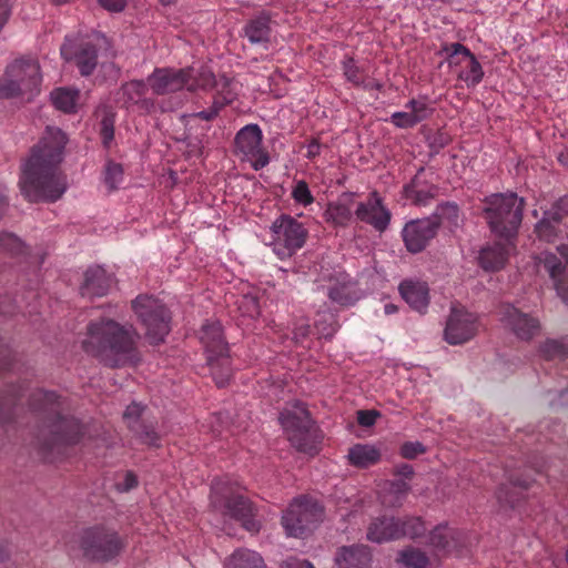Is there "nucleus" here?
Returning a JSON list of instances; mask_svg holds the SVG:
<instances>
[{"label": "nucleus", "mask_w": 568, "mask_h": 568, "mask_svg": "<svg viewBox=\"0 0 568 568\" xmlns=\"http://www.w3.org/2000/svg\"><path fill=\"white\" fill-rule=\"evenodd\" d=\"M349 463L359 468H366L376 464L379 458V452L369 445L356 444L348 449Z\"/></svg>", "instance_id": "obj_35"}, {"label": "nucleus", "mask_w": 568, "mask_h": 568, "mask_svg": "<svg viewBox=\"0 0 568 568\" xmlns=\"http://www.w3.org/2000/svg\"><path fill=\"white\" fill-rule=\"evenodd\" d=\"M79 547L84 558L92 561L108 562L122 552L125 542L113 528L95 525L81 531Z\"/></svg>", "instance_id": "obj_9"}, {"label": "nucleus", "mask_w": 568, "mask_h": 568, "mask_svg": "<svg viewBox=\"0 0 568 568\" xmlns=\"http://www.w3.org/2000/svg\"><path fill=\"white\" fill-rule=\"evenodd\" d=\"M505 477L507 483H503L498 487L496 496L500 505L515 508L534 479L525 473L517 474L510 466H506Z\"/></svg>", "instance_id": "obj_20"}, {"label": "nucleus", "mask_w": 568, "mask_h": 568, "mask_svg": "<svg viewBox=\"0 0 568 568\" xmlns=\"http://www.w3.org/2000/svg\"><path fill=\"white\" fill-rule=\"evenodd\" d=\"M459 209L455 203L446 202L437 207L436 215L432 219H436L439 223L440 220H447L452 224H456L458 220Z\"/></svg>", "instance_id": "obj_50"}, {"label": "nucleus", "mask_w": 568, "mask_h": 568, "mask_svg": "<svg viewBox=\"0 0 568 568\" xmlns=\"http://www.w3.org/2000/svg\"><path fill=\"white\" fill-rule=\"evenodd\" d=\"M439 222L436 219L413 220L405 224L402 236L408 252L416 254L426 248L436 236Z\"/></svg>", "instance_id": "obj_17"}, {"label": "nucleus", "mask_w": 568, "mask_h": 568, "mask_svg": "<svg viewBox=\"0 0 568 568\" xmlns=\"http://www.w3.org/2000/svg\"><path fill=\"white\" fill-rule=\"evenodd\" d=\"M98 2L110 12H121L126 7V0H98Z\"/></svg>", "instance_id": "obj_59"}, {"label": "nucleus", "mask_w": 568, "mask_h": 568, "mask_svg": "<svg viewBox=\"0 0 568 568\" xmlns=\"http://www.w3.org/2000/svg\"><path fill=\"white\" fill-rule=\"evenodd\" d=\"M54 106L65 113H71L75 110L79 92L67 88L55 89L51 93Z\"/></svg>", "instance_id": "obj_39"}, {"label": "nucleus", "mask_w": 568, "mask_h": 568, "mask_svg": "<svg viewBox=\"0 0 568 568\" xmlns=\"http://www.w3.org/2000/svg\"><path fill=\"white\" fill-rule=\"evenodd\" d=\"M278 419L290 443L298 452L311 456L320 452L323 435L311 419L304 404L295 402L290 407H285L281 412Z\"/></svg>", "instance_id": "obj_7"}, {"label": "nucleus", "mask_w": 568, "mask_h": 568, "mask_svg": "<svg viewBox=\"0 0 568 568\" xmlns=\"http://www.w3.org/2000/svg\"><path fill=\"white\" fill-rule=\"evenodd\" d=\"M460 532L447 524H439L428 536V545L436 554H448L455 549L459 542Z\"/></svg>", "instance_id": "obj_28"}, {"label": "nucleus", "mask_w": 568, "mask_h": 568, "mask_svg": "<svg viewBox=\"0 0 568 568\" xmlns=\"http://www.w3.org/2000/svg\"><path fill=\"white\" fill-rule=\"evenodd\" d=\"M379 413L377 410H358L357 412V423L363 427H371L376 423Z\"/></svg>", "instance_id": "obj_58"}, {"label": "nucleus", "mask_w": 568, "mask_h": 568, "mask_svg": "<svg viewBox=\"0 0 568 568\" xmlns=\"http://www.w3.org/2000/svg\"><path fill=\"white\" fill-rule=\"evenodd\" d=\"M524 205L516 193L491 194L484 200L483 216L495 235L509 240L521 224Z\"/></svg>", "instance_id": "obj_6"}, {"label": "nucleus", "mask_w": 568, "mask_h": 568, "mask_svg": "<svg viewBox=\"0 0 568 568\" xmlns=\"http://www.w3.org/2000/svg\"><path fill=\"white\" fill-rule=\"evenodd\" d=\"M372 552L365 545L341 547L335 555L336 568H371Z\"/></svg>", "instance_id": "obj_26"}, {"label": "nucleus", "mask_w": 568, "mask_h": 568, "mask_svg": "<svg viewBox=\"0 0 568 568\" xmlns=\"http://www.w3.org/2000/svg\"><path fill=\"white\" fill-rule=\"evenodd\" d=\"M448 67L454 70L457 80L467 89H475L484 79L485 72L475 54L464 44L454 42L442 47Z\"/></svg>", "instance_id": "obj_14"}, {"label": "nucleus", "mask_w": 568, "mask_h": 568, "mask_svg": "<svg viewBox=\"0 0 568 568\" xmlns=\"http://www.w3.org/2000/svg\"><path fill=\"white\" fill-rule=\"evenodd\" d=\"M224 568H265V564L258 552L239 548L225 559Z\"/></svg>", "instance_id": "obj_34"}, {"label": "nucleus", "mask_w": 568, "mask_h": 568, "mask_svg": "<svg viewBox=\"0 0 568 568\" xmlns=\"http://www.w3.org/2000/svg\"><path fill=\"white\" fill-rule=\"evenodd\" d=\"M403 537L400 519L394 516H379L372 520L367 528V539L382 544Z\"/></svg>", "instance_id": "obj_24"}, {"label": "nucleus", "mask_w": 568, "mask_h": 568, "mask_svg": "<svg viewBox=\"0 0 568 568\" xmlns=\"http://www.w3.org/2000/svg\"><path fill=\"white\" fill-rule=\"evenodd\" d=\"M214 82L209 67L155 68L148 77V84L156 95H165L186 89L189 92L206 90Z\"/></svg>", "instance_id": "obj_5"}, {"label": "nucleus", "mask_w": 568, "mask_h": 568, "mask_svg": "<svg viewBox=\"0 0 568 568\" xmlns=\"http://www.w3.org/2000/svg\"><path fill=\"white\" fill-rule=\"evenodd\" d=\"M239 489V485L227 477L215 479L211 486V507L224 518L239 521L247 531L257 532L260 523L255 519L256 509Z\"/></svg>", "instance_id": "obj_4"}, {"label": "nucleus", "mask_w": 568, "mask_h": 568, "mask_svg": "<svg viewBox=\"0 0 568 568\" xmlns=\"http://www.w3.org/2000/svg\"><path fill=\"white\" fill-rule=\"evenodd\" d=\"M65 61H73L81 75H90L98 64V49L89 41H77L65 38L60 49Z\"/></svg>", "instance_id": "obj_18"}, {"label": "nucleus", "mask_w": 568, "mask_h": 568, "mask_svg": "<svg viewBox=\"0 0 568 568\" xmlns=\"http://www.w3.org/2000/svg\"><path fill=\"white\" fill-rule=\"evenodd\" d=\"M353 216L352 204L343 200L331 202L324 212V219L334 226H346Z\"/></svg>", "instance_id": "obj_36"}, {"label": "nucleus", "mask_w": 568, "mask_h": 568, "mask_svg": "<svg viewBox=\"0 0 568 568\" xmlns=\"http://www.w3.org/2000/svg\"><path fill=\"white\" fill-rule=\"evenodd\" d=\"M273 252L281 260L292 257L301 250L308 237V230L297 219L288 214L276 217L270 229Z\"/></svg>", "instance_id": "obj_12"}, {"label": "nucleus", "mask_w": 568, "mask_h": 568, "mask_svg": "<svg viewBox=\"0 0 568 568\" xmlns=\"http://www.w3.org/2000/svg\"><path fill=\"white\" fill-rule=\"evenodd\" d=\"M138 484H139V480H138L136 475L133 471L128 470V471H125L123 479L121 481H116L115 488L118 491L128 493V491L132 490L133 488H135L138 486Z\"/></svg>", "instance_id": "obj_55"}, {"label": "nucleus", "mask_w": 568, "mask_h": 568, "mask_svg": "<svg viewBox=\"0 0 568 568\" xmlns=\"http://www.w3.org/2000/svg\"><path fill=\"white\" fill-rule=\"evenodd\" d=\"M355 215L357 220L381 233L387 230L392 219L390 211L383 204V200L376 191L369 193L366 201L357 204Z\"/></svg>", "instance_id": "obj_19"}, {"label": "nucleus", "mask_w": 568, "mask_h": 568, "mask_svg": "<svg viewBox=\"0 0 568 568\" xmlns=\"http://www.w3.org/2000/svg\"><path fill=\"white\" fill-rule=\"evenodd\" d=\"M399 293L405 302L419 313H424L429 304V287L426 282L405 280L399 284Z\"/></svg>", "instance_id": "obj_27"}, {"label": "nucleus", "mask_w": 568, "mask_h": 568, "mask_svg": "<svg viewBox=\"0 0 568 568\" xmlns=\"http://www.w3.org/2000/svg\"><path fill=\"white\" fill-rule=\"evenodd\" d=\"M432 173L420 168L409 183L403 187L406 200L416 206H426L436 195L437 187L432 182Z\"/></svg>", "instance_id": "obj_22"}, {"label": "nucleus", "mask_w": 568, "mask_h": 568, "mask_svg": "<svg viewBox=\"0 0 568 568\" xmlns=\"http://www.w3.org/2000/svg\"><path fill=\"white\" fill-rule=\"evenodd\" d=\"M24 390L22 385H11L8 389L0 393V423L16 422V410L18 403L24 396Z\"/></svg>", "instance_id": "obj_32"}, {"label": "nucleus", "mask_w": 568, "mask_h": 568, "mask_svg": "<svg viewBox=\"0 0 568 568\" xmlns=\"http://www.w3.org/2000/svg\"><path fill=\"white\" fill-rule=\"evenodd\" d=\"M6 92L10 98L33 97L40 91L42 75L37 59L22 57L7 65L3 75Z\"/></svg>", "instance_id": "obj_11"}, {"label": "nucleus", "mask_w": 568, "mask_h": 568, "mask_svg": "<svg viewBox=\"0 0 568 568\" xmlns=\"http://www.w3.org/2000/svg\"><path fill=\"white\" fill-rule=\"evenodd\" d=\"M0 253L19 256L26 253V246L16 235L0 233Z\"/></svg>", "instance_id": "obj_42"}, {"label": "nucleus", "mask_w": 568, "mask_h": 568, "mask_svg": "<svg viewBox=\"0 0 568 568\" xmlns=\"http://www.w3.org/2000/svg\"><path fill=\"white\" fill-rule=\"evenodd\" d=\"M28 402L30 412L41 423L38 444L45 458L62 456L67 447L81 440L84 426L64 414V402L54 392L37 389Z\"/></svg>", "instance_id": "obj_2"}, {"label": "nucleus", "mask_w": 568, "mask_h": 568, "mask_svg": "<svg viewBox=\"0 0 568 568\" xmlns=\"http://www.w3.org/2000/svg\"><path fill=\"white\" fill-rule=\"evenodd\" d=\"M394 475L399 476V479H412L414 476V468L409 464H399L394 467Z\"/></svg>", "instance_id": "obj_60"}, {"label": "nucleus", "mask_w": 568, "mask_h": 568, "mask_svg": "<svg viewBox=\"0 0 568 568\" xmlns=\"http://www.w3.org/2000/svg\"><path fill=\"white\" fill-rule=\"evenodd\" d=\"M138 337L132 325L100 317L88 323L81 345L87 354L99 358L105 366L116 368L138 363Z\"/></svg>", "instance_id": "obj_3"}, {"label": "nucleus", "mask_w": 568, "mask_h": 568, "mask_svg": "<svg viewBox=\"0 0 568 568\" xmlns=\"http://www.w3.org/2000/svg\"><path fill=\"white\" fill-rule=\"evenodd\" d=\"M323 517V508L308 497L295 498L282 516V525L291 537L302 538L310 532Z\"/></svg>", "instance_id": "obj_13"}, {"label": "nucleus", "mask_w": 568, "mask_h": 568, "mask_svg": "<svg viewBox=\"0 0 568 568\" xmlns=\"http://www.w3.org/2000/svg\"><path fill=\"white\" fill-rule=\"evenodd\" d=\"M280 568H314V566L307 560L292 557L285 560Z\"/></svg>", "instance_id": "obj_61"}, {"label": "nucleus", "mask_w": 568, "mask_h": 568, "mask_svg": "<svg viewBox=\"0 0 568 568\" xmlns=\"http://www.w3.org/2000/svg\"><path fill=\"white\" fill-rule=\"evenodd\" d=\"M67 141L62 130L48 126L32 148L20 180L21 191L30 202H55L67 191L65 175L59 169Z\"/></svg>", "instance_id": "obj_1"}, {"label": "nucleus", "mask_w": 568, "mask_h": 568, "mask_svg": "<svg viewBox=\"0 0 568 568\" xmlns=\"http://www.w3.org/2000/svg\"><path fill=\"white\" fill-rule=\"evenodd\" d=\"M311 327L308 324H303L294 329V339L298 343L310 335Z\"/></svg>", "instance_id": "obj_64"}, {"label": "nucleus", "mask_w": 568, "mask_h": 568, "mask_svg": "<svg viewBox=\"0 0 568 568\" xmlns=\"http://www.w3.org/2000/svg\"><path fill=\"white\" fill-rule=\"evenodd\" d=\"M113 284V277L103 267H89L84 273V281L80 292L82 296H104Z\"/></svg>", "instance_id": "obj_25"}, {"label": "nucleus", "mask_w": 568, "mask_h": 568, "mask_svg": "<svg viewBox=\"0 0 568 568\" xmlns=\"http://www.w3.org/2000/svg\"><path fill=\"white\" fill-rule=\"evenodd\" d=\"M410 490L409 484L404 479H395L387 484V494L383 504L387 507H400Z\"/></svg>", "instance_id": "obj_37"}, {"label": "nucleus", "mask_w": 568, "mask_h": 568, "mask_svg": "<svg viewBox=\"0 0 568 568\" xmlns=\"http://www.w3.org/2000/svg\"><path fill=\"white\" fill-rule=\"evenodd\" d=\"M100 134H101L103 144L108 148L114 138V125H113V121L110 118L105 116L101 121Z\"/></svg>", "instance_id": "obj_57"}, {"label": "nucleus", "mask_w": 568, "mask_h": 568, "mask_svg": "<svg viewBox=\"0 0 568 568\" xmlns=\"http://www.w3.org/2000/svg\"><path fill=\"white\" fill-rule=\"evenodd\" d=\"M539 352L545 359H562L568 357V345L557 339H547L540 346Z\"/></svg>", "instance_id": "obj_43"}, {"label": "nucleus", "mask_w": 568, "mask_h": 568, "mask_svg": "<svg viewBox=\"0 0 568 568\" xmlns=\"http://www.w3.org/2000/svg\"><path fill=\"white\" fill-rule=\"evenodd\" d=\"M405 108L409 110L412 116L415 119L416 124L429 119L434 112V108L427 101V98L410 99Z\"/></svg>", "instance_id": "obj_41"}, {"label": "nucleus", "mask_w": 568, "mask_h": 568, "mask_svg": "<svg viewBox=\"0 0 568 568\" xmlns=\"http://www.w3.org/2000/svg\"><path fill=\"white\" fill-rule=\"evenodd\" d=\"M291 196L297 204L304 207L311 205L315 201L308 184L304 180L296 181L295 185L293 186Z\"/></svg>", "instance_id": "obj_47"}, {"label": "nucleus", "mask_w": 568, "mask_h": 568, "mask_svg": "<svg viewBox=\"0 0 568 568\" xmlns=\"http://www.w3.org/2000/svg\"><path fill=\"white\" fill-rule=\"evenodd\" d=\"M263 133L257 124L243 126L235 135V150L255 170H262L270 163L267 151L262 145Z\"/></svg>", "instance_id": "obj_15"}, {"label": "nucleus", "mask_w": 568, "mask_h": 568, "mask_svg": "<svg viewBox=\"0 0 568 568\" xmlns=\"http://www.w3.org/2000/svg\"><path fill=\"white\" fill-rule=\"evenodd\" d=\"M230 79L225 77H221L216 79L214 77V82L205 90L216 89V95L214 97L211 109H216V115H219L220 111L227 104L232 103L235 99L236 93L232 90H229L224 93V88L230 87Z\"/></svg>", "instance_id": "obj_38"}, {"label": "nucleus", "mask_w": 568, "mask_h": 568, "mask_svg": "<svg viewBox=\"0 0 568 568\" xmlns=\"http://www.w3.org/2000/svg\"><path fill=\"white\" fill-rule=\"evenodd\" d=\"M272 16L263 11L244 27L245 37L252 44L267 43L271 37Z\"/></svg>", "instance_id": "obj_31"}, {"label": "nucleus", "mask_w": 568, "mask_h": 568, "mask_svg": "<svg viewBox=\"0 0 568 568\" xmlns=\"http://www.w3.org/2000/svg\"><path fill=\"white\" fill-rule=\"evenodd\" d=\"M143 410L144 406L133 402L124 410L123 418L128 427L141 439L142 443L158 447L160 438L153 426L146 425L140 419Z\"/></svg>", "instance_id": "obj_23"}, {"label": "nucleus", "mask_w": 568, "mask_h": 568, "mask_svg": "<svg viewBox=\"0 0 568 568\" xmlns=\"http://www.w3.org/2000/svg\"><path fill=\"white\" fill-rule=\"evenodd\" d=\"M13 359L14 356L11 348L0 341V372L12 369Z\"/></svg>", "instance_id": "obj_56"}, {"label": "nucleus", "mask_w": 568, "mask_h": 568, "mask_svg": "<svg viewBox=\"0 0 568 568\" xmlns=\"http://www.w3.org/2000/svg\"><path fill=\"white\" fill-rule=\"evenodd\" d=\"M321 154V143L318 139H312L306 145L305 156L310 160H314Z\"/></svg>", "instance_id": "obj_62"}, {"label": "nucleus", "mask_w": 568, "mask_h": 568, "mask_svg": "<svg viewBox=\"0 0 568 568\" xmlns=\"http://www.w3.org/2000/svg\"><path fill=\"white\" fill-rule=\"evenodd\" d=\"M400 529L403 537L417 539L425 535L427 528L420 517H407L405 520H400Z\"/></svg>", "instance_id": "obj_45"}, {"label": "nucleus", "mask_w": 568, "mask_h": 568, "mask_svg": "<svg viewBox=\"0 0 568 568\" xmlns=\"http://www.w3.org/2000/svg\"><path fill=\"white\" fill-rule=\"evenodd\" d=\"M149 84L148 80H133L125 83L122 88L123 95L126 98L128 102L136 103L140 98H142L148 91Z\"/></svg>", "instance_id": "obj_46"}, {"label": "nucleus", "mask_w": 568, "mask_h": 568, "mask_svg": "<svg viewBox=\"0 0 568 568\" xmlns=\"http://www.w3.org/2000/svg\"><path fill=\"white\" fill-rule=\"evenodd\" d=\"M500 314L503 322L523 341L531 339L540 331V323L536 317L525 314L511 305H503Z\"/></svg>", "instance_id": "obj_21"}, {"label": "nucleus", "mask_w": 568, "mask_h": 568, "mask_svg": "<svg viewBox=\"0 0 568 568\" xmlns=\"http://www.w3.org/2000/svg\"><path fill=\"white\" fill-rule=\"evenodd\" d=\"M529 467L535 470V473H546L548 478H556V470L552 465H539L538 463H530Z\"/></svg>", "instance_id": "obj_63"}, {"label": "nucleus", "mask_w": 568, "mask_h": 568, "mask_svg": "<svg viewBox=\"0 0 568 568\" xmlns=\"http://www.w3.org/2000/svg\"><path fill=\"white\" fill-rule=\"evenodd\" d=\"M327 295L339 305H351L356 301L351 277L342 273L329 278Z\"/></svg>", "instance_id": "obj_29"}, {"label": "nucleus", "mask_w": 568, "mask_h": 568, "mask_svg": "<svg viewBox=\"0 0 568 568\" xmlns=\"http://www.w3.org/2000/svg\"><path fill=\"white\" fill-rule=\"evenodd\" d=\"M544 266L555 283L557 294L564 303L568 304V277L565 275V265L560 257L552 253L545 254Z\"/></svg>", "instance_id": "obj_30"}, {"label": "nucleus", "mask_w": 568, "mask_h": 568, "mask_svg": "<svg viewBox=\"0 0 568 568\" xmlns=\"http://www.w3.org/2000/svg\"><path fill=\"white\" fill-rule=\"evenodd\" d=\"M558 225L545 213L544 217L536 224L535 232L540 240L554 242L558 236Z\"/></svg>", "instance_id": "obj_44"}, {"label": "nucleus", "mask_w": 568, "mask_h": 568, "mask_svg": "<svg viewBox=\"0 0 568 568\" xmlns=\"http://www.w3.org/2000/svg\"><path fill=\"white\" fill-rule=\"evenodd\" d=\"M425 453V447L418 442H406L400 447V455L406 459H414Z\"/></svg>", "instance_id": "obj_54"}, {"label": "nucleus", "mask_w": 568, "mask_h": 568, "mask_svg": "<svg viewBox=\"0 0 568 568\" xmlns=\"http://www.w3.org/2000/svg\"><path fill=\"white\" fill-rule=\"evenodd\" d=\"M239 310L243 312L245 316L254 318L260 315V304L256 297L252 295H244L239 301Z\"/></svg>", "instance_id": "obj_52"}, {"label": "nucleus", "mask_w": 568, "mask_h": 568, "mask_svg": "<svg viewBox=\"0 0 568 568\" xmlns=\"http://www.w3.org/2000/svg\"><path fill=\"white\" fill-rule=\"evenodd\" d=\"M390 122L399 129H410L417 125L409 111L393 113Z\"/></svg>", "instance_id": "obj_53"}, {"label": "nucleus", "mask_w": 568, "mask_h": 568, "mask_svg": "<svg viewBox=\"0 0 568 568\" xmlns=\"http://www.w3.org/2000/svg\"><path fill=\"white\" fill-rule=\"evenodd\" d=\"M399 560L405 568H427L430 565V559L425 551L407 547L399 552Z\"/></svg>", "instance_id": "obj_40"}, {"label": "nucleus", "mask_w": 568, "mask_h": 568, "mask_svg": "<svg viewBox=\"0 0 568 568\" xmlns=\"http://www.w3.org/2000/svg\"><path fill=\"white\" fill-rule=\"evenodd\" d=\"M343 73L347 81L354 85H362L365 82V72L356 65L353 58L343 61Z\"/></svg>", "instance_id": "obj_48"}, {"label": "nucleus", "mask_w": 568, "mask_h": 568, "mask_svg": "<svg viewBox=\"0 0 568 568\" xmlns=\"http://www.w3.org/2000/svg\"><path fill=\"white\" fill-rule=\"evenodd\" d=\"M200 339L205 348L207 365L216 386L224 387L232 376V367L221 323L203 324Z\"/></svg>", "instance_id": "obj_8"}, {"label": "nucleus", "mask_w": 568, "mask_h": 568, "mask_svg": "<svg viewBox=\"0 0 568 568\" xmlns=\"http://www.w3.org/2000/svg\"><path fill=\"white\" fill-rule=\"evenodd\" d=\"M479 265L485 271H498L503 268L508 260V250L503 244H494L484 247L479 253Z\"/></svg>", "instance_id": "obj_33"}, {"label": "nucleus", "mask_w": 568, "mask_h": 568, "mask_svg": "<svg viewBox=\"0 0 568 568\" xmlns=\"http://www.w3.org/2000/svg\"><path fill=\"white\" fill-rule=\"evenodd\" d=\"M123 180V169L121 164L108 162L104 171V182L111 189L115 190Z\"/></svg>", "instance_id": "obj_49"}, {"label": "nucleus", "mask_w": 568, "mask_h": 568, "mask_svg": "<svg viewBox=\"0 0 568 568\" xmlns=\"http://www.w3.org/2000/svg\"><path fill=\"white\" fill-rule=\"evenodd\" d=\"M132 310L145 328L151 344H159L170 332L171 314L165 304L152 295L141 294L132 301Z\"/></svg>", "instance_id": "obj_10"}, {"label": "nucleus", "mask_w": 568, "mask_h": 568, "mask_svg": "<svg viewBox=\"0 0 568 568\" xmlns=\"http://www.w3.org/2000/svg\"><path fill=\"white\" fill-rule=\"evenodd\" d=\"M478 332V317L463 307L453 306L445 327V339L450 345L470 341Z\"/></svg>", "instance_id": "obj_16"}, {"label": "nucleus", "mask_w": 568, "mask_h": 568, "mask_svg": "<svg viewBox=\"0 0 568 568\" xmlns=\"http://www.w3.org/2000/svg\"><path fill=\"white\" fill-rule=\"evenodd\" d=\"M545 213L551 217L556 224H560L568 215V196L560 197L552 204L551 209Z\"/></svg>", "instance_id": "obj_51"}]
</instances>
